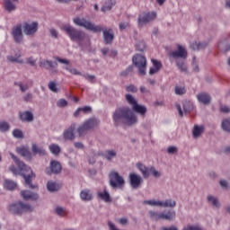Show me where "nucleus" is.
Segmentation results:
<instances>
[{
  "instance_id": "1",
  "label": "nucleus",
  "mask_w": 230,
  "mask_h": 230,
  "mask_svg": "<svg viewBox=\"0 0 230 230\" xmlns=\"http://www.w3.org/2000/svg\"><path fill=\"white\" fill-rule=\"evenodd\" d=\"M74 24L81 28H84L88 31H93V33H102L103 42L109 45L114 40V31L111 28L102 27L101 25H96L94 22L87 20L85 18L75 17L73 19Z\"/></svg>"
},
{
  "instance_id": "2",
  "label": "nucleus",
  "mask_w": 230,
  "mask_h": 230,
  "mask_svg": "<svg viewBox=\"0 0 230 230\" xmlns=\"http://www.w3.org/2000/svg\"><path fill=\"white\" fill-rule=\"evenodd\" d=\"M113 121L116 127L120 123H123L126 127H132L137 123V116L130 108L123 106L113 112Z\"/></svg>"
},
{
  "instance_id": "3",
  "label": "nucleus",
  "mask_w": 230,
  "mask_h": 230,
  "mask_svg": "<svg viewBox=\"0 0 230 230\" xmlns=\"http://www.w3.org/2000/svg\"><path fill=\"white\" fill-rule=\"evenodd\" d=\"M62 31L69 37L73 42H78L82 49H87L91 46V40L83 31H80L70 24H66L61 27Z\"/></svg>"
},
{
  "instance_id": "4",
  "label": "nucleus",
  "mask_w": 230,
  "mask_h": 230,
  "mask_svg": "<svg viewBox=\"0 0 230 230\" xmlns=\"http://www.w3.org/2000/svg\"><path fill=\"white\" fill-rule=\"evenodd\" d=\"M10 155L12 159L14 160V163H16L20 172H22V176L24 179V186L31 190L37 189V185H33V183H31L32 179H35V174L31 168L26 165L22 161L19 160V158H17V156L13 153H10Z\"/></svg>"
},
{
  "instance_id": "5",
  "label": "nucleus",
  "mask_w": 230,
  "mask_h": 230,
  "mask_svg": "<svg viewBox=\"0 0 230 230\" xmlns=\"http://www.w3.org/2000/svg\"><path fill=\"white\" fill-rule=\"evenodd\" d=\"M99 126L100 119L92 117L84 120V123L77 128V134H79L80 137L84 136V134H87V132H93V130H94V128H97V127Z\"/></svg>"
},
{
  "instance_id": "6",
  "label": "nucleus",
  "mask_w": 230,
  "mask_h": 230,
  "mask_svg": "<svg viewBox=\"0 0 230 230\" xmlns=\"http://www.w3.org/2000/svg\"><path fill=\"white\" fill-rule=\"evenodd\" d=\"M148 215L153 222H159V220H168L169 222H172V220L175 219V211L173 210H170L166 214H164V212L149 210Z\"/></svg>"
},
{
  "instance_id": "7",
  "label": "nucleus",
  "mask_w": 230,
  "mask_h": 230,
  "mask_svg": "<svg viewBox=\"0 0 230 230\" xmlns=\"http://www.w3.org/2000/svg\"><path fill=\"white\" fill-rule=\"evenodd\" d=\"M132 63L138 69V74L141 76L146 75V58L141 54H136L132 58Z\"/></svg>"
},
{
  "instance_id": "8",
  "label": "nucleus",
  "mask_w": 230,
  "mask_h": 230,
  "mask_svg": "<svg viewBox=\"0 0 230 230\" xmlns=\"http://www.w3.org/2000/svg\"><path fill=\"white\" fill-rule=\"evenodd\" d=\"M9 210L14 215H22V213H31V211H33V207L19 201L11 205Z\"/></svg>"
},
{
  "instance_id": "9",
  "label": "nucleus",
  "mask_w": 230,
  "mask_h": 230,
  "mask_svg": "<svg viewBox=\"0 0 230 230\" xmlns=\"http://www.w3.org/2000/svg\"><path fill=\"white\" fill-rule=\"evenodd\" d=\"M137 168L139 170V172H141L144 179H148L150 175H153V177H155V179H159V177H161V172L155 170L154 166L147 167L141 163H137Z\"/></svg>"
},
{
  "instance_id": "10",
  "label": "nucleus",
  "mask_w": 230,
  "mask_h": 230,
  "mask_svg": "<svg viewBox=\"0 0 230 230\" xmlns=\"http://www.w3.org/2000/svg\"><path fill=\"white\" fill-rule=\"evenodd\" d=\"M110 186L111 188H123L125 186V179L119 175V172L111 171L109 174Z\"/></svg>"
},
{
  "instance_id": "11",
  "label": "nucleus",
  "mask_w": 230,
  "mask_h": 230,
  "mask_svg": "<svg viewBox=\"0 0 230 230\" xmlns=\"http://www.w3.org/2000/svg\"><path fill=\"white\" fill-rule=\"evenodd\" d=\"M156 17L157 13L154 12L140 13L137 17L138 28H144V26H146L148 22H152Z\"/></svg>"
},
{
  "instance_id": "12",
  "label": "nucleus",
  "mask_w": 230,
  "mask_h": 230,
  "mask_svg": "<svg viewBox=\"0 0 230 230\" xmlns=\"http://www.w3.org/2000/svg\"><path fill=\"white\" fill-rule=\"evenodd\" d=\"M24 35L27 37H33L37 31H39V22H25L22 25Z\"/></svg>"
},
{
  "instance_id": "13",
  "label": "nucleus",
  "mask_w": 230,
  "mask_h": 230,
  "mask_svg": "<svg viewBox=\"0 0 230 230\" xmlns=\"http://www.w3.org/2000/svg\"><path fill=\"white\" fill-rule=\"evenodd\" d=\"M11 35L15 44H22L24 42V35L22 34V25L17 24L11 29Z\"/></svg>"
},
{
  "instance_id": "14",
  "label": "nucleus",
  "mask_w": 230,
  "mask_h": 230,
  "mask_svg": "<svg viewBox=\"0 0 230 230\" xmlns=\"http://www.w3.org/2000/svg\"><path fill=\"white\" fill-rule=\"evenodd\" d=\"M169 58H172L175 62H177V60H186V58H188V51H186L184 47L179 45L178 50L169 53Z\"/></svg>"
},
{
  "instance_id": "15",
  "label": "nucleus",
  "mask_w": 230,
  "mask_h": 230,
  "mask_svg": "<svg viewBox=\"0 0 230 230\" xmlns=\"http://www.w3.org/2000/svg\"><path fill=\"white\" fill-rule=\"evenodd\" d=\"M75 130H76V124L73 123L69 126L67 129H66L63 133V137L66 141H74L75 136Z\"/></svg>"
},
{
  "instance_id": "16",
  "label": "nucleus",
  "mask_w": 230,
  "mask_h": 230,
  "mask_svg": "<svg viewBox=\"0 0 230 230\" xmlns=\"http://www.w3.org/2000/svg\"><path fill=\"white\" fill-rule=\"evenodd\" d=\"M129 182H130V186L133 188V190H137V188L143 182V178H141L139 176V174L131 172V173H129Z\"/></svg>"
},
{
  "instance_id": "17",
  "label": "nucleus",
  "mask_w": 230,
  "mask_h": 230,
  "mask_svg": "<svg viewBox=\"0 0 230 230\" xmlns=\"http://www.w3.org/2000/svg\"><path fill=\"white\" fill-rule=\"evenodd\" d=\"M21 195L23 200H39V194L30 190H22Z\"/></svg>"
},
{
  "instance_id": "18",
  "label": "nucleus",
  "mask_w": 230,
  "mask_h": 230,
  "mask_svg": "<svg viewBox=\"0 0 230 230\" xmlns=\"http://www.w3.org/2000/svg\"><path fill=\"white\" fill-rule=\"evenodd\" d=\"M17 154L19 155H22V157H24V159H27L28 161H31V152H30V149L26 146L22 147H17L16 148Z\"/></svg>"
},
{
  "instance_id": "19",
  "label": "nucleus",
  "mask_w": 230,
  "mask_h": 230,
  "mask_svg": "<svg viewBox=\"0 0 230 230\" xmlns=\"http://www.w3.org/2000/svg\"><path fill=\"white\" fill-rule=\"evenodd\" d=\"M19 118L21 121H25L26 123H31L34 119L33 113L31 111H21L19 113Z\"/></svg>"
},
{
  "instance_id": "20",
  "label": "nucleus",
  "mask_w": 230,
  "mask_h": 230,
  "mask_svg": "<svg viewBox=\"0 0 230 230\" xmlns=\"http://www.w3.org/2000/svg\"><path fill=\"white\" fill-rule=\"evenodd\" d=\"M131 111L132 112H136L137 114H139L143 117H145L147 112L146 106L139 103L135 104Z\"/></svg>"
},
{
  "instance_id": "21",
  "label": "nucleus",
  "mask_w": 230,
  "mask_h": 230,
  "mask_svg": "<svg viewBox=\"0 0 230 230\" xmlns=\"http://www.w3.org/2000/svg\"><path fill=\"white\" fill-rule=\"evenodd\" d=\"M62 172V165L58 161H51L50 162V173H54L55 175H58Z\"/></svg>"
},
{
  "instance_id": "22",
  "label": "nucleus",
  "mask_w": 230,
  "mask_h": 230,
  "mask_svg": "<svg viewBox=\"0 0 230 230\" xmlns=\"http://www.w3.org/2000/svg\"><path fill=\"white\" fill-rule=\"evenodd\" d=\"M207 201L209 206H212V208H215L216 209H219V208H221L222 206V204H220V201L218 200V198L215 196L208 195L207 197Z\"/></svg>"
},
{
  "instance_id": "23",
  "label": "nucleus",
  "mask_w": 230,
  "mask_h": 230,
  "mask_svg": "<svg viewBox=\"0 0 230 230\" xmlns=\"http://www.w3.org/2000/svg\"><path fill=\"white\" fill-rule=\"evenodd\" d=\"M217 48L222 53H227V51H230V43L227 39H225L224 40L219 41Z\"/></svg>"
},
{
  "instance_id": "24",
  "label": "nucleus",
  "mask_w": 230,
  "mask_h": 230,
  "mask_svg": "<svg viewBox=\"0 0 230 230\" xmlns=\"http://www.w3.org/2000/svg\"><path fill=\"white\" fill-rule=\"evenodd\" d=\"M97 197L101 200H103L104 202H107L110 204V202H112V199H111V194L107 191V190H104L102 192H97Z\"/></svg>"
},
{
  "instance_id": "25",
  "label": "nucleus",
  "mask_w": 230,
  "mask_h": 230,
  "mask_svg": "<svg viewBox=\"0 0 230 230\" xmlns=\"http://www.w3.org/2000/svg\"><path fill=\"white\" fill-rule=\"evenodd\" d=\"M31 152L33 155H46V150L43 147L38 146L36 144L31 145Z\"/></svg>"
},
{
  "instance_id": "26",
  "label": "nucleus",
  "mask_w": 230,
  "mask_h": 230,
  "mask_svg": "<svg viewBox=\"0 0 230 230\" xmlns=\"http://www.w3.org/2000/svg\"><path fill=\"white\" fill-rule=\"evenodd\" d=\"M41 67H44V69H55V67L58 66V63L53 62L51 60H45L40 63Z\"/></svg>"
},
{
  "instance_id": "27",
  "label": "nucleus",
  "mask_w": 230,
  "mask_h": 230,
  "mask_svg": "<svg viewBox=\"0 0 230 230\" xmlns=\"http://www.w3.org/2000/svg\"><path fill=\"white\" fill-rule=\"evenodd\" d=\"M80 197H81V199L84 200L85 202H88L89 200H93V194L89 190H82L80 193Z\"/></svg>"
},
{
  "instance_id": "28",
  "label": "nucleus",
  "mask_w": 230,
  "mask_h": 230,
  "mask_svg": "<svg viewBox=\"0 0 230 230\" xmlns=\"http://www.w3.org/2000/svg\"><path fill=\"white\" fill-rule=\"evenodd\" d=\"M7 60L13 64H24V61L21 59V53H17L15 56H8Z\"/></svg>"
},
{
  "instance_id": "29",
  "label": "nucleus",
  "mask_w": 230,
  "mask_h": 230,
  "mask_svg": "<svg viewBox=\"0 0 230 230\" xmlns=\"http://www.w3.org/2000/svg\"><path fill=\"white\" fill-rule=\"evenodd\" d=\"M211 102H213V97H211V94H209L208 93H202V105L208 107V105H211Z\"/></svg>"
},
{
  "instance_id": "30",
  "label": "nucleus",
  "mask_w": 230,
  "mask_h": 230,
  "mask_svg": "<svg viewBox=\"0 0 230 230\" xmlns=\"http://www.w3.org/2000/svg\"><path fill=\"white\" fill-rule=\"evenodd\" d=\"M125 100H126L127 103H128V105L131 106V109H133L135 107V105H137V99H136L130 93H128L125 95Z\"/></svg>"
},
{
  "instance_id": "31",
  "label": "nucleus",
  "mask_w": 230,
  "mask_h": 230,
  "mask_svg": "<svg viewBox=\"0 0 230 230\" xmlns=\"http://www.w3.org/2000/svg\"><path fill=\"white\" fill-rule=\"evenodd\" d=\"M177 206V202L173 199H165L164 201H161L160 208H175Z\"/></svg>"
},
{
  "instance_id": "32",
  "label": "nucleus",
  "mask_w": 230,
  "mask_h": 230,
  "mask_svg": "<svg viewBox=\"0 0 230 230\" xmlns=\"http://www.w3.org/2000/svg\"><path fill=\"white\" fill-rule=\"evenodd\" d=\"M202 134V127L195 125L192 128V137L194 139H199Z\"/></svg>"
},
{
  "instance_id": "33",
  "label": "nucleus",
  "mask_w": 230,
  "mask_h": 230,
  "mask_svg": "<svg viewBox=\"0 0 230 230\" xmlns=\"http://www.w3.org/2000/svg\"><path fill=\"white\" fill-rule=\"evenodd\" d=\"M4 9L9 13L13 12L17 8V6H15V4L12 3L11 0H4Z\"/></svg>"
},
{
  "instance_id": "34",
  "label": "nucleus",
  "mask_w": 230,
  "mask_h": 230,
  "mask_svg": "<svg viewBox=\"0 0 230 230\" xmlns=\"http://www.w3.org/2000/svg\"><path fill=\"white\" fill-rule=\"evenodd\" d=\"M182 109L184 113L188 114V112H191V111H193V103H191L190 101H184L182 102Z\"/></svg>"
},
{
  "instance_id": "35",
  "label": "nucleus",
  "mask_w": 230,
  "mask_h": 230,
  "mask_svg": "<svg viewBox=\"0 0 230 230\" xmlns=\"http://www.w3.org/2000/svg\"><path fill=\"white\" fill-rule=\"evenodd\" d=\"M185 60L186 59H180L176 61V66L178 69L181 71V73H186L188 71V67L186 66Z\"/></svg>"
},
{
  "instance_id": "36",
  "label": "nucleus",
  "mask_w": 230,
  "mask_h": 230,
  "mask_svg": "<svg viewBox=\"0 0 230 230\" xmlns=\"http://www.w3.org/2000/svg\"><path fill=\"white\" fill-rule=\"evenodd\" d=\"M4 187L5 188V190H12L14 188H17V182L12 180H5L4 182Z\"/></svg>"
},
{
  "instance_id": "37",
  "label": "nucleus",
  "mask_w": 230,
  "mask_h": 230,
  "mask_svg": "<svg viewBox=\"0 0 230 230\" xmlns=\"http://www.w3.org/2000/svg\"><path fill=\"white\" fill-rule=\"evenodd\" d=\"M117 155H118V153H116V151L108 150L104 155V158L106 159V161H112V159L116 158Z\"/></svg>"
},
{
  "instance_id": "38",
  "label": "nucleus",
  "mask_w": 230,
  "mask_h": 230,
  "mask_svg": "<svg viewBox=\"0 0 230 230\" xmlns=\"http://www.w3.org/2000/svg\"><path fill=\"white\" fill-rule=\"evenodd\" d=\"M51 154H53V155H58V154H60V146L57 145V144H52L49 146Z\"/></svg>"
},
{
  "instance_id": "39",
  "label": "nucleus",
  "mask_w": 230,
  "mask_h": 230,
  "mask_svg": "<svg viewBox=\"0 0 230 230\" xmlns=\"http://www.w3.org/2000/svg\"><path fill=\"white\" fill-rule=\"evenodd\" d=\"M221 127L225 132H230V118L224 119Z\"/></svg>"
},
{
  "instance_id": "40",
  "label": "nucleus",
  "mask_w": 230,
  "mask_h": 230,
  "mask_svg": "<svg viewBox=\"0 0 230 230\" xmlns=\"http://www.w3.org/2000/svg\"><path fill=\"white\" fill-rule=\"evenodd\" d=\"M14 85H17L21 91V93H26V91L30 90V85L28 84H24L22 82L14 83Z\"/></svg>"
},
{
  "instance_id": "41",
  "label": "nucleus",
  "mask_w": 230,
  "mask_h": 230,
  "mask_svg": "<svg viewBox=\"0 0 230 230\" xmlns=\"http://www.w3.org/2000/svg\"><path fill=\"white\" fill-rule=\"evenodd\" d=\"M47 190L49 191H58V185L55 181H48L47 182Z\"/></svg>"
},
{
  "instance_id": "42",
  "label": "nucleus",
  "mask_w": 230,
  "mask_h": 230,
  "mask_svg": "<svg viewBox=\"0 0 230 230\" xmlns=\"http://www.w3.org/2000/svg\"><path fill=\"white\" fill-rule=\"evenodd\" d=\"M10 130V124L6 121H0V132L6 133Z\"/></svg>"
},
{
  "instance_id": "43",
  "label": "nucleus",
  "mask_w": 230,
  "mask_h": 230,
  "mask_svg": "<svg viewBox=\"0 0 230 230\" xmlns=\"http://www.w3.org/2000/svg\"><path fill=\"white\" fill-rule=\"evenodd\" d=\"M22 100L25 102V103H31V102H33V93H27L23 94Z\"/></svg>"
},
{
  "instance_id": "44",
  "label": "nucleus",
  "mask_w": 230,
  "mask_h": 230,
  "mask_svg": "<svg viewBox=\"0 0 230 230\" xmlns=\"http://www.w3.org/2000/svg\"><path fill=\"white\" fill-rule=\"evenodd\" d=\"M13 136L16 139H23L24 138V133H22V131L18 128L13 130Z\"/></svg>"
},
{
  "instance_id": "45",
  "label": "nucleus",
  "mask_w": 230,
  "mask_h": 230,
  "mask_svg": "<svg viewBox=\"0 0 230 230\" xmlns=\"http://www.w3.org/2000/svg\"><path fill=\"white\" fill-rule=\"evenodd\" d=\"M133 71L134 66H129L120 73V76H128V75H130V73H132Z\"/></svg>"
},
{
  "instance_id": "46",
  "label": "nucleus",
  "mask_w": 230,
  "mask_h": 230,
  "mask_svg": "<svg viewBox=\"0 0 230 230\" xmlns=\"http://www.w3.org/2000/svg\"><path fill=\"white\" fill-rule=\"evenodd\" d=\"M143 204H147V206H158L161 207V201L159 200H144Z\"/></svg>"
},
{
  "instance_id": "47",
  "label": "nucleus",
  "mask_w": 230,
  "mask_h": 230,
  "mask_svg": "<svg viewBox=\"0 0 230 230\" xmlns=\"http://www.w3.org/2000/svg\"><path fill=\"white\" fill-rule=\"evenodd\" d=\"M137 51H145L146 45L145 44V41H138L136 44Z\"/></svg>"
},
{
  "instance_id": "48",
  "label": "nucleus",
  "mask_w": 230,
  "mask_h": 230,
  "mask_svg": "<svg viewBox=\"0 0 230 230\" xmlns=\"http://www.w3.org/2000/svg\"><path fill=\"white\" fill-rule=\"evenodd\" d=\"M151 62L153 64V67H155V69L161 70V68L163 67V64L157 59H151Z\"/></svg>"
},
{
  "instance_id": "49",
  "label": "nucleus",
  "mask_w": 230,
  "mask_h": 230,
  "mask_svg": "<svg viewBox=\"0 0 230 230\" xmlns=\"http://www.w3.org/2000/svg\"><path fill=\"white\" fill-rule=\"evenodd\" d=\"M175 94L182 95L186 93V89L184 87L176 86L174 88Z\"/></svg>"
},
{
  "instance_id": "50",
  "label": "nucleus",
  "mask_w": 230,
  "mask_h": 230,
  "mask_svg": "<svg viewBox=\"0 0 230 230\" xmlns=\"http://www.w3.org/2000/svg\"><path fill=\"white\" fill-rule=\"evenodd\" d=\"M112 8V3L111 1H108L104 4V5L102 7V12H107Z\"/></svg>"
},
{
  "instance_id": "51",
  "label": "nucleus",
  "mask_w": 230,
  "mask_h": 230,
  "mask_svg": "<svg viewBox=\"0 0 230 230\" xmlns=\"http://www.w3.org/2000/svg\"><path fill=\"white\" fill-rule=\"evenodd\" d=\"M181 230H202V228L194 225H187Z\"/></svg>"
},
{
  "instance_id": "52",
  "label": "nucleus",
  "mask_w": 230,
  "mask_h": 230,
  "mask_svg": "<svg viewBox=\"0 0 230 230\" xmlns=\"http://www.w3.org/2000/svg\"><path fill=\"white\" fill-rule=\"evenodd\" d=\"M49 31L53 39H58V31H57L55 28H50Z\"/></svg>"
},
{
  "instance_id": "53",
  "label": "nucleus",
  "mask_w": 230,
  "mask_h": 230,
  "mask_svg": "<svg viewBox=\"0 0 230 230\" xmlns=\"http://www.w3.org/2000/svg\"><path fill=\"white\" fill-rule=\"evenodd\" d=\"M49 89L52 91V93H58V89L57 88V84H55V82L49 83Z\"/></svg>"
},
{
  "instance_id": "54",
  "label": "nucleus",
  "mask_w": 230,
  "mask_h": 230,
  "mask_svg": "<svg viewBox=\"0 0 230 230\" xmlns=\"http://www.w3.org/2000/svg\"><path fill=\"white\" fill-rule=\"evenodd\" d=\"M126 91L128 93H137V87H136L134 84H129L126 86Z\"/></svg>"
},
{
  "instance_id": "55",
  "label": "nucleus",
  "mask_w": 230,
  "mask_h": 230,
  "mask_svg": "<svg viewBox=\"0 0 230 230\" xmlns=\"http://www.w3.org/2000/svg\"><path fill=\"white\" fill-rule=\"evenodd\" d=\"M219 184L223 190H229V181L227 180H221Z\"/></svg>"
},
{
  "instance_id": "56",
  "label": "nucleus",
  "mask_w": 230,
  "mask_h": 230,
  "mask_svg": "<svg viewBox=\"0 0 230 230\" xmlns=\"http://www.w3.org/2000/svg\"><path fill=\"white\" fill-rule=\"evenodd\" d=\"M55 213L56 215H58V217H64L65 215V211L62 207H57L55 209Z\"/></svg>"
},
{
  "instance_id": "57",
  "label": "nucleus",
  "mask_w": 230,
  "mask_h": 230,
  "mask_svg": "<svg viewBox=\"0 0 230 230\" xmlns=\"http://www.w3.org/2000/svg\"><path fill=\"white\" fill-rule=\"evenodd\" d=\"M57 62H59V64H64L65 66H69L70 62L67 59L61 58L59 57L55 58Z\"/></svg>"
},
{
  "instance_id": "58",
  "label": "nucleus",
  "mask_w": 230,
  "mask_h": 230,
  "mask_svg": "<svg viewBox=\"0 0 230 230\" xmlns=\"http://www.w3.org/2000/svg\"><path fill=\"white\" fill-rule=\"evenodd\" d=\"M66 71H69L72 75H82V73L80 71H77L76 68H69L66 67Z\"/></svg>"
},
{
  "instance_id": "59",
  "label": "nucleus",
  "mask_w": 230,
  "mask_h": 230,
  "mask_svg": "<svg viewBox=\"0 0 230 230\" xmlns=\"http://www.w3.org/2000/svg\"><path fill=\"white\" fill-rule=\"evenodd\" d=\"M130 26V24L127 22H121L119 24V30L123 31V30H127V28H128Z\"/></svg>"
},
{
  "instance_id": "60",
  "label": "nucleus",
  "mask_w": 230,
  "mask_h": 230,
  "mask_svg": "<svg viewBox=\"0 0 230 230\" xmlns=\"http://www.w3.org/2000/svg\"><path fill=\"white\" fill-rule=\"evenodd\" d=\"M57 105L58 107H67V101H66V99H60Z\"/></svg>"
},
{
  "instance_id": "61",
  "label": "nucleus",
  "mask_w": 230,
  "mask_h": 230,
  "mask_svg": "<svg viewBox=\"0 0 230 230\" xmlns=\"http://www.w3.org/2000/svg\"><path fill=\"white\" fill-rule=\"evenodd\" d=\"M79 110L81 111V112H84V114H87L88 112H91V111H93L91 106H84V107L79 108Z\"/></svg>"
},
{
  "instance_id": "62",
  "label": "nucleus",
  "mask_w": 230,
  "mask_h": 230,
  "mask_svg": "<svg viewBox=\"0 0 230 230\" xmlns=\"http://www.w3.org/2000/svg\"><path fill=\"white\" fill-rule=\"evenodd\" d=\"M178 149L176 146H171L167 148V154H177Z\"/></svg>"
},
{
  "instance_id": "63",
  "label": "nucleus",
  "mask_w": 230,
  "mask_h": 230,
  "mask_svg": "<svg viewBox=\"0 0 230 230\" xmlns=\"http://www.w3.org/2000/svg\"><path fill=\"white\" fill-rule=\"evenodd\" d=\"M27 64H30V66H37V60H35L33 57H31L27 58Z\"/></svg>"
},
{
  "instance_id": "64",
  "label": "nucleus",
  "mask_w": 230,
  "mask_h": 230,
  "mask_svg": "<svg viewBox=\"0 0 230 230\" xmlns=\"http://www.w3.org/2000/svg\"><path fill=\"white\" fill-rule=\"evenodd\" d=\"M220 111L221 112H224L225 114H227L230 112V108L228 106L226 105H221L220 106Z\"/></svg>"
}]
</instances>
